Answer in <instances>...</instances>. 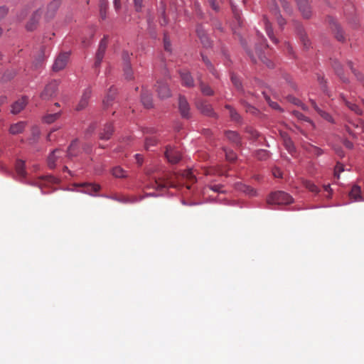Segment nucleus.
Wrapping results in <instances>:
<instances>
[{
	"label": "nucleus",
	"instance_id": "59",
	"mask_svg": "<svg viewBox=\"0 0 364 364\" xmlns=\"http://www.w3.org/2000/svg\"><path fill=\"white\" fill-rule=\"evenodd\" d=\"M130 55L127 51H124L122 53V60L124 63V65L129 64Z\"/></svg>",
	"mask_w": 364,
	"mask_h": 364
},
{
	"label": "nucleus",
	"instance_id": "12",
	"mask_svg": "<svg viewBox=\"0 0 364 364\" xmlns=\"http://www.w3.org/2000/svg\"><path fill=\"white\" fill-rule=\"evenodd\" d=\"M61 4V0H53L47 7L46 13V18L48 19L52 18Z\"/></svg>",
	"mask_w": 364,
	"mask_h": 364
},
{
	"label": "nucleus",
	"instance_id": "4",
	"mask_svg": "<svg viewBox=\"0 0 364 364\" xmlns=\"http://www.w3.org/2000/svg\"><path fill=\"white\" fill-rule=\"evenodd\" d=\"M69 53H61L56 58L53 65V70L58 72L65 68L69 60Z\"/></svg>",
	"mask_w": 364,
	"mask_h": 364
},
{
	"label": "nucleus",
	"instance_id": "5",
	"mask_svg": "<svg viewBox=\"0 0 364 364\" xmlns=\"http://www.w3.org/2000/svg\"><path fill=\"white\" fill-rule=\"evenodd\" d=\"M41 14L42 11L41 10H37L32 14L26 24V29L28 31H33L36 29L41 18Z\"/></svg>",
	"mask_w": 364,
	"mask_h": 364
},
{
	"label": "nucleus",
	"instance_id": "11",
	"mask_svg": "<svg viewBox=\"0 0 364 364\" xmlns=\"http://www.w3.org/2000/svg\"><path fill=\"white\" fill-rule=\"evenodd\" d=\"M178 108L181 112V114L184 118H189L191 117V114L189 112V105L186 100V99L183 96H180L178 100Z\"/></svg>",
	"mask_w": 364,
	"mask_h": 364
},
{
	"label": "nucleus",
	"instance_id": "62",
	"mask_svg": "<svg viewBox=\"0 0 364 364\" xmlns=\"http://www.w3.org/2000/svg\"><path fill=\"white\" fill-rule=\"evenodd\" d=\"M134 6L136 11H139L142 6L143 0H134Z\"/></svg>",
	"mask_w": 364,
	"mask_h": 364
},
{
	"label": "nucleus",
	"instance_id": "33",
	"mask_svg": "<svg viewBox=\"0 0 364 364\" xmlns=\"http://www.w3.org/2000/svg\"><path fill=\"white\" fill-rule=\"evenodd\" d=\"M169 185V182L166 180L158 178L154 180V185L153 187L156 189L161 190L164 188H166Z\"/></svg>",
	"mask_w": 364,
	"mask_h": 364
},
{
	"label": "nucleus",
	"instance_id": "16",
	"mask_svg": "<svg viewBox=\"0 0 364 364\" xmlns=\"http://www.w3.org/2000/svg\"><path fill=\"white\" fill-rule=\"evenodd\" d=\"M310 102L314 109L323 119L329 122L333 123V117L330 114L320 109L314 100H310Z\"/></svg>",
	"mask_w": 364,
	"mask_h": 364
},
{
	"label": "nucleus",
	"instance_id": "17",
	"mask_svg": "<svg viewBox=\"0 0 364 364\" xmlns=\"http://www.w3.org/2000/svg\"><path fill=\"white\" fill-rule=\"evenodd\" d=\"M330 25L331 30L335 33V36L337 40L339 41H343L344 40V36L337 21L333 19H331Z\"/></svg>",
	"mask_w": 364,
	"mask_h": 364
},
{
	"label": "nucleus",
	"instance_id": "54",
	"mask_svg": "<svg viewBox=\"0 0 364 364\" xmlns=\"http://www.w3.org/2000/svg\"><path fill=\"white\" fill-rule=\"evenodd\" d=\"M15 75H16V74H15V73H14V71H12V70H10V71H9V70H8V71H6V72L4 74V75H3V77H2V80H3L4 81H8V80H9L12 79V78L15 76Z\"/></svg>",
	"mask_w": 364,
	"mask_h": 364
},
{
	"label": "nucleus",
	"instance_id": "2",
	"mask_svg": "<svg viewBox=\"0 0 364 364\" xmlns=\"http://www.w3.org/2000/svg\"><path fill=\"white\" fill-rule=\"evenodd\" d=\"M293 203L292 197L284 191H276L269 195L267 203L269 205H288Z\"/></svg>",
	"mask_w": 364,
	"mask_h": 364
},
{
	"label": "nucleus",
	"instance_id": "26",
	"mask_svg": "<svg viewBox=\"0 0 364 364\" xmlns=\"http://www.w3.org/2000/svg\"><path fill=\"white\" fill-rule=\"evenodd\" d=\"M141 100L146 108H150L152 107V98L147 91H143L141 93Z\"/></svg>",
	"mask_w": 364,
	"mask_h": 364
},
{
	"label": "nucleus",
	"instance_id": "13",
	"mask_svg": "<svg viewBox=\"0 0 364 364\" xmlns=\"http://www.w3.org/2000/svg\"><path fill=\"white\" fill-rule=\"evenodd\" d=\"M197 107L200 112L207 116L214 117L215 115L213 110L212 106L206 102H198L197 103Z\"/></svg>",
	"mask_w": 364,
	"mask_h": 364
},
{
	"label": "nucleus",
	"instance_id": "52",
	"mask_svg": "<svg viewBox=\"0 0 364 364\" xmlns=\"http://www.w3.org/2000/svg\"><path fill=\"white\" fill-rule=\"evenodd\" d=\"M288 100L296 105L301 106L303 109H306L305 106L302 104V102L299 99L296 98L294 96H289Z\"/></svg>",
	"mask_w": 364,
	"mask_h": 364
},
{
	"label": "nucleus",
	"instance_id": "57",
	"mask_svg": "<svg viewBox=\"0 0 364 364\" xmlns=\"http://www.w3.org/2000/svg\"><path fill=\"white\" fill-rule=\"evenodd\" d=\"M223 186L220 184H215L210 186V188L213 190L214 192L223 193Z\"/></svg>",
	"mask_w": 364,
	"mask_h": 364
},
{
	"label": "nucleus",
	"instance_id": "47",
	"mask_svg": "<svg viewBox=\"0 0 364 364\" xmlns=\"http://www.w3.org/2000/svg\"><path fill=\"white\" fill-rule=\"evenodd\" d=\"M164 48L166 51H167L168 53L171 52V42H170L168 36L166 33L164 34Z\"/></svg>",
	"mask_w": 364,
	"mask_h": 364
},
{
	"label": "nucleus",
	"instance_id": "48",
	"mask_svg": "<svg viewBox=\"0 0 364 364\" xmlns=\"http://www.w3.org/2000/svg\"><path fill=\"white\" fill-rule=\"evenodd\" d=\"M256 156L259 160H266L269 157V152L266 150H259L256 154Z\"/></svg>",
	"mask_w": 364,
	"mask_h": 364
},
{
	"label": "nucleus",
	"instance_id": "18",
	"mask_svg": "<svg viewBox=\"0 0 364 364\" xmlns=\"http://www.w3.org/2000/svg\"><path fill=\"white\" fill-rule=\"evenodd\" d=\"M109 198L112 200L124 203H132L138 201L137 198L135 196H128L124 195H114Z\"/></svg>",
	"mask_w": 364,
	"mask_h": 364
},
{
	"label": "nucleus",
	"instance_id": "64",
	"mask_svg": "<svg viewBox=\"0 0 364 364\" xmlns=\"http://www.w3.org/2000/svg\"><path fill=\"white\" fill-rule=\"evenodd\" d=\"M103 169H104V168H103L102 165L97 166L95 168V172L96 174L100 175L102 173Z\"/></svg>",
	"mask_w": 364,
	"mask_h": 364
},
{
	"label": "nucleus",
	"instance_id": "1",
	"mask_svg": "<svg viewBox=\"0 0 364 364\" xmlns=\"http://www.w3.org/2000/svg\"><path fill=\"white\" fill-rule=\"evenodd\" d=\"M77 140H73L69 147L68 148L67 154H65L61 149H55L48 158V165L50 168H54L58 163L63 161V156H66L68 159H71L73 157L77 155Z\"/></svg>",
	"mask_w": 364,
	"mask_h": 364
},
{
	"label": "nucleus",
	"instance_id": "38",
	"mask_svg": "<svg viewBox=\"0 0 364 364\" xmlns=\"http://www.w3.org/2000/svg\"><path fill=\"white\" fill-rule=\"evenodd\" d=\"M299 35L300 41L303 43L304 47L306 49L309 48L311 43H310V41H309L307 36L306 35L305 32H304L303 31H299Z\"/></svg>",
	"mask_w": 364,
	"mask_h": 364
},
{
	"label": "nucleus",
	"instance_id": "7",
	"mask_svg": "<svg viewBox=\"0 0 364 364\" xmlns=\"http://www.w3.org/2000/svg\"><path fill=\"white\" fill-rule=\"evenodd\" d=\"M165 156L168 162L171 164H176L181 159V154L180 151L170 146L166 148Z\"/></svg>",
	"mask_w": 364,
	"mask_h": 364
},
{
	"label": "nucleus",
	"instance_id": "24",
	"mask_svg": "<svg viewBox=\"0 0 364 364\" xmlns=\"http://www.w3.org/2000/svg\"><path fill=\"white\" fill-rule=\"evenodd\" d=\"M114 132L113 127L111 124L105 125L103 131L100 134V138L102 140H108L110 139Z\"/></svg>",
	"mask_w": 364,
	"mask_h": 364
},
{
	"label": "nucleus",
	"instance_id": "53",
	"mask_svg": "<svg viewBox=\"0 0 364 364\" xmlns=\"http://www.w3.org/2000/svg\"><path fill=\"white\" fill-rule=\"evenodd\" d=\"M183 176H184V177H186L188 180H189L191 182L196 181V177H195L193 171L191 170L186 171L184 172Z\"/></svg>",
	"mask_w": 364,
	"mask_h": 364
},
{
	"label": "nucleus",
	"instance_id": "27",
	"mask_svg": "<svg viewBox=\"0 0 364 364\" xmlns=\"http://www.w3.org/2000/svg\"><path fill=\"white\" fill-rule=\"evenodd\" d=\"M225 136L229 141L235 144L237 146L240 145V138L237 132L233 131H227L225 132Z\"/></svg>",
	"mask_w": 364,
	"mask_h": 364
},
{
	"label": "nucleus",
	"instance_id": "43",
	"mask_svg": "<svg viewBox=\"0 0 364 364\" xmlns=\"http://www.w3.org/2000/svg\"><path fill=\"white\" fill-rule=\"evenodd\" d=\"M284 11L288 14H291L293 9L290 4L286 0H279Z\"/></svg>",
	"mask_w": 364,
	"mask_h": 364
},
{
	"label": "nucleus",
	"instance_id": "9",
	"mask_svg": "<svg viewBox=\"0 0 364 364\" xmlns=\"http://www.w3.org/2000/svg\"><path fill=\"white\" fill-rule=\"evenodd\" d=\"M91 93L92 90L90 87H87L83 91L80 100L75 108L77 111H81L87 106L89 99L91 96Z\"/></svg>",
	"mask_w": 364,
	"mask_h": 364
},
{
	"label": "nucleus",
	"instance_id": "60",
	"mask_svg": "<svg viewBox=\"0 0 364 364\" xmlns=\"http://www.w3.org/2000/svg\"><path fill=\"white\" fill-rule=\"evenodd\" d=\"M8 13V9L6 6H0V20L3 18Z\"/></svg>",
	"mask_w": 364,
	"mask_h": 364
},
{
	"label": "nucleus",
	"instance_id": "36",
	"mask_svg": "<svg viewBox=\"0 0 364 364\" xmlns=\"http://www.w3.org/2000/svg\"><path fill=\"white\" fill-rule=\"evenodd\" d=\"M225 108L229 110L230 117L232 121L237 122L240 121V116L230 105H225Z\"/></svg>",
	"mask_w": 364,
	"mask_h": 364
},
{
	"label": "nucleus",
	"instance_id": "22",
	"mask_svg": "<svg viewBox=\"0 0 364 364\" xmlns=\"http://www.w3.org/2000/svg\"><path fill=\"white\" fill-rule=\"evenodd\" d=\"M26 122H18L16 124H13L11 125L9 128V132L11 134H18L22 133L26 127Z\"/></svg>",
	"mask_w": 364,
	"mask_h": 364
},
{
	"label": "nucleus",
	"instance_id": "34",
	"mask_svg": "<svg viewBox=\"0 0 364 364\" xmlns=\"http://www.w3.org/2000/svg\"><path fill=\"white\" fill-rule=\"evenodd\" d=\"M343 98L345 104L351 111L354 112L358 115H361L363 114L361 109L357 105L347 101L343 97Z\"/></svg>",
	"mask_w": 364,
	"mask_h": 364
},
{
	"label": "nucleus",
	"instance_id": "28",
	"mask_svg": "<svg viewBox=\"0 0 364 364\" xmlns=\"http://www.w3.org/2000/svg\"><path fill=\"white\" fill-rule=\"evenodd\" d=\"M360 193V187L357 185H354L349 193V196L350 198L353 199L354 200H359L361 198Z\"/></svg>",
	"mask_w": 364,
	"mask_h": 364
},
{
	"label": "nucleus",
	"instance_id": "39",
	"mask_svg": "<svg viewBox=\"0 0 364 364\" xmlns=\"http://www.w3.org/2000/svg\"><path fill=\"white\" fill-rule=\"evenodd\" d=\"M332 66L335 71L336 72L337 75L341 77V79L343 82H346V80L342 77L341 67L340 63L336 60H333L332 63Z\"/></svg>",
	"mask_w": 364,
	"mask_h": 364
},
{
	"label": "nucleus",
	"instance_id": "15",
	"mask_svg": "<svg viewBox=\"0 0 364 364\" xmlns=\"http://www.w3.org/2000/svg\"><path fill=\"white\" fill-rule=\"evenodd\" d=\"M27 99L26 97H22L21 99L16 101L11 106V112L14 114H16L19 113L26 105Z\"/></svg>",
	"mask_w": 364,
	"mask_h": 364
},
{
	"label": "nucleus",
	"instance_id": "35",
	"mask_svg": "<svg viewBox=\"0 0 364 364\" xmlns=\"http://www.w3.org/2000/svg\"><path fill=\"white\" fill-rule=\"evenodd\" d=\"M107 46V38L105 36L100 42L97 53L104 57Z\"/></svg>",
	"mask_w": 364,
	"mask_h": 364
},
{
	"label": "nucleus",
	"instance_id": "32",
	"mask_svg": "<svg viewBox=\"0 0 364 364\" xmlns=\"http://www.w3.org/2000/svg\"><path fill=\"white\" fill-rule=\"evenodd\" d=\"M60 116V112H56L53 114H48L43 117L44 122L50 124L57 120Z\"/></svg>",
	"mask_w": 364,
	"mask_h": 364
},
{
	"label": "nucleus",
	"instance_id": "45",
	"mask_svg": "<svg viewBox=\"0 0 364 364\" xmlns=\"http://www.w3.org/2000/svg\"><path fill=\"white\" fill-rule=\"evenodd\" d=\"M239 188L250 196H254L255 194V191L250 186L241 184Z\"/></svg>",
	"mask_w": 364,
	"mask_h": 364
},
{
	"label": "nucleus",
	"instance_id": "61",
	"mask_svg": "<svg viewBox=\"0 0 364 364\" xmlns=\"http://www.w3.org/2000/svg\"><path fill=\"white\" fill-rule=\"evenodd\" d=\"M272 173L274 177L276 178H282V173L280 171V169L276 168L272 171Z\"/></svg>",
	"mask_w": 364,
	"mask_h": 364
},
{
	"label": "nucleus",
	"instance_id": "49",
	"mask_svg": "<svg viewBox=\"0 0 364 364\" xmlns=\"http://www.w3.org/2000/svg\"><path fill=\"white\" fill-rule=\"evenodd\" d=\"M224 151H225V157H226L227 160H228L230 161H233L236 159V158H237L236 154L232 151L228 150V149H224Z\"/></svg>",
	"mask_w": 364,
	"mask_h": 364
},
{
	"label": "nucleus",
	"instance_id": "23",
	"mask_svg": "<svg viewBox=\"0 0 364 364\" xmlns=\"http://www.w3.org/2000/svg\"><path fill=\"white\" fill-rule=\"evenodd\" d=\"M262 21H263V23H264V28H265L266 33H267V36H269V38L272 40V41L273 43H278V40L274 36L271 24L269 23V20L267 19L266 16H264Z\"/></svg>",
	"mask_w": 364,
	"mask_h": 364
},
{
	"label": "nucleus",
	"instance_id": "40",
	"mask_svg": "<svg viewBox=\"0 0 364 364\" xmlns=\"http://www.w3.org/2000/svg\"><path fill=\"white\" fill-rule=\"evenodd\" d=\"M123 70L124 75L127 79L131 80L133 78V72L130 64L124 65Z\"/></svg>",
	"mask_w": 364,
	"mask_h": 364
},
{
	"label": "nucleus",
	"instance_id": "51",
	"mask_svg": "<svg viewBox=\"0 0 364 364\" xmlns=\"http://www.w3.org/2000/svg\"><path fill=\"white\" fill-rule=\"evenodd\" d=\"M156 144V140L154 138H146L145 141V149L150 150L152 146Z\"/></svg>",
	"mask_w": 364,
	"mask_h": 364
},
{
	"label": "nucleus",
	"instance_id": "10",
	"mask_svg": "<svg viewBox=\"0 0 364 364\" xmlns=\"http://www.w3.org/2000/svg\"><path fill=\"white\" fill-rule=\"evenodd\" d=\"M78 186L82 188V190L80 191L81 192L91 196H93L101 188V186L99 184L89 183H80Z\"/></svg>",
	"mask_w": 364,
	"mask_h": 364
},
{
	"label": "nucleus",
	"instance_id": "55",
	"mask_svg": "<svg viewBox=\"0 0 364 364\" xmlns=\"http://www.w3.org/2000/svg\"><path fill=\"white\" fill-rule=\"evenodd\" d=\"M232 13H233V15H234L235 19L237 21L239 25H240L241 21H240V11L237 9L236 6L234 5H232Z\"/></svg>",
	"mask_w": 364,
	"mask_h": 364
},
{
	"label": "nucleus",
	"instance_id": "46",
	"mask_svg": "<svg viewBox=\"0 0 364 364\" xmlns=\"http://www.w3.org/2000/svg\"><path fill=\"white\" fill-rule=\"evenodd\" d=\"M344 171V166L341 163H337L334 168V176L339 178L340 173Z\"/></svg>",
	"mask_w": 364,
	"mask_h": 364
},
{
	"label": "nucleus",
	"instance_id": "3",
	"mask_svg": "<svg viewBox=\"0 0 364 364\" xmlns=\"http://www.w3.org/2000/svg\"><path fill=\"white\" fill-rule=\"evenodd\" d=\"M57 90L58 82L56 81L48 83L41 92V98L43 100H48L56 95Z\"/></svg>",
	"mask_w": 364,
	"mask_h": 364
},
{
	"label": "nucleus",
	"instance_id": "56",
	"mask_svg": "<svg viewBox=\"0 0 364 364\" xmlns=\"http://www.w3.org/2000/svg\"><path fill=\"white\" fill-rule=\"evenodd\" d=\"M103 58L104 57L102 55L96 53L95 61V64H94V66L95 68H97L98 67H100Z\"/></svg>",
	"mask_w": 364,
	"mask_h": 364
},
{
	"label": "nucleus",
	"instance_id": "25",
	"mask_svg": "<svg viewBox=\"0 0 364 364\" xmlns=\"http://www.w3.org/2000/svg\"><path fill=\"white\" fill-rule=\"evenodd\" d=\"M115 95H116V89L113 88V87L110 88L107 96L103 100V105L105 107H108L109 105H112V102H113V100L114 99Z\"/></svg>",
	"mask_w": 364,
	"mask_h": 364
},
{
	"label": "nucleus",
	"instance_id": "21",
	"mask_svg": "<svg viewBox=\"0 0 364 364\" xmlns=\"http://www.w3.org/2000/svg\"><path fill=\"white\" fill-rule=\"evenodd\" d=\"M182 84L188 87H191L194 85L193 79L188 71L180 73Z\"/></svg>",
	"mask_w": 364,
	"mask_h": 364
},
{
	"label": "nucleus",
	"instance_id": "63",
	"mask_svg": "<svg viewBox=\"0 0 364 364\" xmlns=\"http://www.w3.org/2000/svg\"><path fill=\"white\" fill-rule=\"evenodd\" d=\"M121 1L122 0H114V2H113L114 7L116 11H118L121 9V6H122Z\"/></svg>",
	"mask_w": 364,
	"mask_h": 364
},
{
	"label": "nucleus",
	"instance_id": "8",
	"mask_svg": "<svg viewBox=\"0 0 364 364\" xmlns=\"http://www.w3.org/2000/svg\"><path fill=\"white\" fill-rule=\"evenodd\" d=\"M156 92L159 97L166 98L171 96V91L166 82L164 80H158L156 85Z\"/></svg>",
	"mask_w": 364,
	"mask_h": 364
},
{
	"label": "nucleus",
	"instance_id": "42",
	"mask_svg": "<svg viewBox=\"0 0 364 364\" xmlns=\"http://www.w3.org/2000/svg\"><path fill=\"white\" fill-rule=\"evenodd\" d=\"M108 6V1H102L100 4V13L102 19L106 18V10Z\"/></svg>",
	"mask_w": 364,
	"mask_h": 364
},
{
	"label": "nucleus",
	"instance_id": "19",
	"mask_svg": "<svg viewBox=\"0 0 364 364\" xmlns=\"http://www.w3.org/2000/svg\"><path fill=\"white\" fill-rule=\"evenodd\" d=\"M269 9L272 14L275 16L278 25L282 28L283 26L286 24V21L280 15L277 6L274 4H272V5L269 6Z\"/></svg>",
	"mask_w": 364,
	"mask_h": 364
},
{
	"label": "nucleus",
	"instance_id": "41",
	"mask_svg": "<svg viewBox=\"0 0 364 364\" xmlns=\"http://www.w3.org/2000/svg\"><path fill=\"white\" fill-rule=\"evenodd\" d=\"M200 90L203 92V94L205 95H213V90L208 85H205L202 82L200 83Z\"/></svg>",
	"mask_w": 364,
	"mask_h": 364
},
{
	"label": "nucleus",
	"instance_id": "44",
	"mask_svg": "<svg viewBox=\"0 0 364 364\" xmlns=\"http://www.w3.org/2000/svg\"><path fill=\"white\" fill-rule=\"evenodd\" d=\"M231 80H232V82L234 85V86L237 90L242 89V84H241L240 80L237 75H235V74H232L231 75Z\"/></svg>",
	"mask_w": 364,
	"mask_h": 364
},
{
	"label": "nucleus",
	"instance_id": "31",
	"mask_svg": "<svg viewBox=\"0 0 364 364\" xmlns=\"http://www.w3.org/2000/svg\"><path fill=\"white\" fill-rule=\"evenodd\" d=\"M24 161L22 160H18L16 164V171L18 175L22 178L26 176V171L24 168Z\"/></svg>",
	"mask_w": 364,
	"mask_h": 364
},
{
	"label": "nucleus",
	"instance_id": "6",
	"mask_svg": "<svg viewBox=\"0 0 364 364\" xmlns=\"http://www.w3.org/2000/svg\"><path fill=\"white\" fill-rule=\"evenodd\" d=\"M302 16L305 18H311V8L308 0H294Z\"/></svg>",
	"mask_w": 364,
	"mask_h": 364
},
{
	"label": "nucleus",
	"instance_id": "37",
	"mask_svg": "<svg viewBox=\"0 0 364 364\" xmlns=\"http://www.w3.org/2000/svg\"><path fill=\"white\" fill-rule=\"evenodd\" d=\"M304 186L306 188L312 193H318L320 191L319 188L310 181H305L304 182Z\"/></svg>",
	"mask_w": 364,
	"mask_h": 364
},
{
	"label": "nucleus",
	"instance_id": "58",
	"mask_svg": "<svg viewBox=\"0 0 364 364\" xmlns=\"http://www.w3.org/2000/svg\"><path fill=\"white\" fill-rule=\"evenodd\" d=\"M348 66L349 68L352 70V72L355 74V75L357 77L358 80L360 81H362L363 79V76L360 74H357L355 70L353 68V63L351 62L348 63Z\"/></svg>",
	"mask_w": 364,
	"mask_h": 364
},
{
	"label": "nucleus",
	"instance_id": "30",
	"mask_svg": "<svg viewBox=\"0 0 364 364\" xmlns=\"http://www.w3.org/2000/svg\"><path fill=\"white\" fill-rule=\"evenodd\" d=\"M112 175L115 178H126V171L120 166H115L111 170Z\"/></svg>",
	"mask_w": 364,
	"mask_h": 364
},
{
	"label": "nucleus",
	"instance_id": "50",
	"mask_svg": "<svg viewBox=\"0 0 364 364\" xmlns=\"http://www.w3.org/2000/svg\"><path fill=\"white\" fill-rule=\"evenodd\" d=\"M202 60L204 62V63L205 64V65L207 66V68L210 70V72H211L213 75H215V73L214 72L215 71L214 68H213L210 61L209 60V59L206 56H204L202 55Z\"/></svg>",
	"mask_w": 364,
	"mask_h": 364
},
{
	"label": "nucleus",
	"instance_id": "29",
	"mask_svg": "<svg viewBox=\"0 0 364 364\" xmlns=\"http://www.w3.org/2000/svg\"><path fill=\"white\" fill-rule=\"evenodd\" d=\"M255 55L262 62L265 63L268 67L272 68L273 66V63L269 60H268L265 55L262 54L261 49L257 47H256L255 48Z\"/></svg>",
	"mask_w": 364,
	"mask_h": 364
},
{
	"label": "nucleus",
	"instance_id": "14",
	"mask_svg": "<svg viewBox=\"0 0 364 364\" xmlns=\"http://www.w3.org/2000/svg\"><path fill=\"white\" fill-rule=\"evenodd\" d=\"M197 35L204 47H210L211 41H210L205 31L202 26H198L196 29Z\"/></svg>",
	"mask_w": 364,
	"mask_h": 364
},
{
	"label": "nucleus",
	"instance_id": "20",
	"mask_svg": "<svg viewBox=\"0 0 364 364\" xmlns=\"http://www.w3.org/2000/svg\"><path fill=\"white\" fill-rule=\"evenodd\" d=\"M280 136H281L282 139H283L284 145L285 146V147L288 150V151L290 153L293 152L294 150V146L293 142H292L291 138L289 137V136L288 135V134L284 132H281Z\"/></svg>",
	"mask_w": 364,
	"mask_h": 364
}]
</instances>
